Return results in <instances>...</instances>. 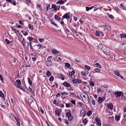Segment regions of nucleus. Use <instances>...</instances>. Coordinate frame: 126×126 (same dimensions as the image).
<instances>
[{
    "instance_id": "obj_39",
    "label": "nucleus",
    "mask_w": 126,
    "mask_h": 126,
    "mask_svg": "<svg viewBox=\"0 0 126 126\" xmlns=\"http://www.w3.org/2000/svg\"><path fill=\"white\" fill-rule=\"evenodd\" d=\"M72 81L74 83H76L77 82H78V79H75L74 80H72Z\"/></svg>"
},
{
    "instance_id": "obj_2",
    "label": "nucleus",
    "mask_w": 126,
    "mask_h": 126,
    "mask_svg": "<svg viewBox=\"0 0 126 126\" xmlns=\"http://www.w3.org/2000/svg\"><path fill=\"white\" fill-rule=\"evenodd\" d=\"M83 99H84L85 102L87 103H88L89 102V96L86 94H85L83 96Z\"/></svg>"
},
{
    "instance_id": "obj_3",
    "label": "nucleus",
    "mask_w": 126,
    "mask_h": 126,
    "mask_svg": "<svg viewBox=\"0 0 126 126\" xmlns=\"http://www.w3.org/2000/svg\"><path fill=\"white\" fill-rule=\"evenodd\" d=\"M95 46L98 48H101L102 47V44L99 41H97L95 44Z\"/></svg>"
},
{
    "instance_id": "obj_31",
    "label": "nucleus",
    "mask_w": 126,
    "mask_h": 126,
    "mask_svg": "<svg viewBox=\"0 0 126 126\" xmlns=\"http://www.w3.org/2000/svg\"><path fill=\"white\" fill-rule=\"evenodd\" d=\"M65 65L66 67L68 68H69L70 67V64L67 63H65Z\"/></svg>"
},
{
    "instance_id": "obj_21",
    "label": "nucleus",
    "mask_w": 126,
    "mask_h": 126,
    "mask_svg": "<svg viewBox=\"0 0 126 126\" xmlns=\"http://www.w3.org/2000/svg\"><path fill=\"white\" fill-rule=\"evenodd\" d=\"M52 7L54 9V10L55 11L57 9V7L55 4H52Z\"/></svg>"
},
{
    "instance_id": "obj_9",
    "label": "nucleus",
    "mask_w": 126,
    "mask_h": 126,
    "mask_svg": "<svg viewBox=\"0 0 126 126\" xmlns=\"http://www.w3.org/2000/svg\"><path fill=\"white\" fill-rule=\"evenodd\" d=\"M80 115L81 116H84L86 114L85 110L84 109L81 110L80 111Z\"/></svg>"
},
{
    "instance_id": "obj_46",
    "label": "nucleus",
    "mask_w": 126,
    "mask_h": 126,
    "mask_svg": "<svg viewBox=\"0 0 126 126\" xmlns=\"http://www.w3.org/2000/svg\"><path fill=\"white\" fill-rule=\"evenodd\" d=\"M50 21L51 23L53 25H55L56 27H58V26H57V25L55 23H54L51 20H50Z\"/></svg>"
},
{
    "instance_id": "obj_61",
    "label": "nucleus",
    "mask_w": 126,
    "mask_h": 126,
    "mask_svg": "<svg viewBox=\"0 0 126 126\" xmlns=\"http://www.w3.org/2000/svg\"><path fill=\"white\" fill-rule=\"evenodd\" d=\"M39 42L41 43H42L44 40V39H39Z\"/></svg>"
},
{
    "instance_id": "obj_59",
    "label": "nucleus",
    "mask_w": 126,
    "mask_h": 126,
    "mask_svg": "<svg viewBox=\"0 0 126 126\" xmlns=\"http://www.w3.org/2000/svg\"><path fill=\"white\" fill-rule=\"evenodd\" d=\"M70 73L72 74V75H73L75 73V71L73 70L71 72H70Z\"/></svg>"
},
{
    "instance_id": "obj_49",
    "label": "nucleus",
    "mask_w": 126,
    "mask_h": 126,
    "mask_svg": "<svg viewBox=\"0 0 126 126\" xmlns=\"http://www.w3.org/2000/svg\"><path fill=\"white\" fill-rule=\"evenodd\" d=\"M70 115H71V114L69 112L67 113L66 114V116L68 117Z\"/></svg>"
},
{
    "instance_id": "obj_4",
    "label": "nucleus",
    "mask_w": 126,
    "mask_h": 126,
    "mask_svg": "<svg viewBox=\"0 0 126 126\" xmlns=\"http://www.w3.org/2000/svg\"><path fill=\"white\" fill-rule=\"evenodd\" d=\"M45 63L46 65L48 67L51 66L52 65V63L51 61H46Z\"/></svg>"
},
{
    "instance_id": "obj_47",
    "label": "nucleus",
    "mask_w": 126,
    "mask_h": 126,
    "mask_svg": "<svg viewBox=\"0 0 126 126\" xmlns=\"http://www.w3.org/2000/svg\"><path fill=\"white\" fill-rule=\"evenodd\" d=\"M95 65L97 67H98L99 68H100L101 67L100 65L98 63H95Z\"/></svg>"
},
{
    "instance_id": "obj_11",
    "label": "nucleus",
    "mask_w": 126,
    "mask_h": 126,
    "mask_svg": "<svg viewBox=\"0 0 126 126\" xmlns=\"http://www.w3.org/2000/svg\"><path fill=\"white\" fill-rule=\"evenodd\" d=\"M107 107L108 109L111 110L113 108V105L112 104H109L108 105Z\"/></svg>"
},
{
    "instance_id": "obj_54",
    "label": "nucleus",
    "mask_w": 126,
    "mask_h": 126,
    "mask_svg": "<svg viewBox=\"0 0 126 126\" xmlns=\"http://www.w3.org/2000/svg\"><path fill=\"white\" fill-rule=\"evenodd\" d=\"M90 84L92 86H94V83L92 81H91L90 83Z\"/></svg>"
},
{
    "instance_id": "obj_28",
    "label": "nucleus",
    "mask_w": 126,
    "mask_h": 126,
    "mask_svg": "<svg viewBox=\"0 0 126 126\" xmlns=\"http://www.w3.org/2000/svg\"><path fill=\"white\" fill-rule=\"evenodd\" d=\"M64 18L68 19L69 18V16L68 14H65L63 16Z\"/></svg>"
},
{
    "instance_id": "obj_56",
    "label": "nucleus",
    "mask_w": 126,
    "mask_h": 126,
    "mask_svg": "<svg viewBox=\"0 0 126 126\" xmlns=\"http://www.w3.org/2000/svg\"><path fill=\"white\" fill-rule=\"evenodd\" d=\"M71 103L74 104H75V102L74 100H72L71 101Z\"/></svg>"
},
{
    "instance_id": "obj_64",
    "label": "nucleus",
    "mask_w": 126,
    "mask_h": 126,
    "mask_svg": "<svg viewBox=\"0 0 126 126\" xmlns=\"http://www.w3.org/2000/svg\"><path fill=\"white\" fill-rule=\"evenodd\" d=\"M23 34L24 36H25L28 35V33L27 32H24L23 33Z\"/></svg>"
},
{
    "instance_id": "obj_63",
    "label": "nucleus",
    "mask_w": 126,
    "mask_h": 126,
    "mask_svg": "<svg viewBox=\"0 0 126 126\" xmlns=\"http://www.w3.org/2000/svg\"><path fill=\"white\" fill-rule=\"evenodd\" d=\"M15 119L16 120V121L17 122H18L19 121V120L18 119V118H17L16 117H15Z\"/></svg>"
},
{
    "instance_id": "obj_13",
    "label": "nucleus",
    "mask_w": 126,
    "mask_h": 126,
    "mask_svg": "<svg viewBox=\"0 0 126 126\" xmlns=\"http://www.w3.org/2000/svg\"><path fill=\"white\" fill-rule=\"evenodd\" d=\"M63 84L66 87H70V85L69 83H67L66 82H64L63 83Z\"/></svg>"
},
{
    "instance_id": "obj_35",
    "label": "nucleus",
    "mask_w": 126,
    "mask_h": 126,
    "mask_svg": "<svg viewBox=\"0 0 126 126\" xmlns=\"http://www.w3.org/2000/svg\"><path fill=\"white\" fill-rule=\"evenodd\" d=\"M92 114V113L91 111H89L87 113V115L88 116H89Z\"/></svg>"
},
{
    "instance_id": "obj_37",
    "label": "nucleus",
    "mask_w": 126,
    "mask_h": 126,
    "mask_svg": "<svg viewBox=\"0 0 126 126\" xmlns=\"http://www.w3.org/2000/svg\"><path fill=\"white\" fill-rule=\"evenodd\" d=\"M40 110L41 111V113L42 114H43L44 113V110L42 108V107H40Z\"/></svg>"
},
{
    "instance_id": "obj_45",
    "label": "nucleus",
    "mask_w": 126,
    "mask_h": 126,
    "mask_svg": "<svg viewBox=\"0 0 126 126\" xmlns=\"http://www.w3.org/2000/svg\"><path fill=\"white\" fill-rule=\"evenodd\" d=\"M37 48L38 49L41 48L42 47V46L41 45H37Z\"/></svg>"
},
{
    "instance_id": "obj_52",
    "label": "nucleus",
    "mask_w": 126,
    "mask_h": 126,
    "mask_svg": "<svg viewBox=\"0 0 126 126\" xmlns=\"http://www.w3.org/2000/svg\"><path fill=\"white\" fill-rule=\"evenodd\" d=\"M13 84L17 87L18 86L16 82H14Z\"/></svg>"
},
{
    "instance_id": "obj_25",
    "label": "nucleus",
    "mask_w": 126,
    "mask_h": 126,
    "mask_svg": "<svg viewBox=\"0 0 126 126\" xmlns=\"http://www.w3.org/2000/svg\"><path fill=\"white\" fill-rule=\"evenodd\" d=\"M46 11H48L49 10V8H50V5L49 4H47L46 5Z\"/></svg>"
},
{
    "instance_id": "obj_26",
    "label": "nucleus",
    "mask_w": 126,
    "mask_h": 126,
    "mask_svg": "<svg viewBox=\"0 0 126 126\" xmlns=\"http://www.w3.org/2000/svg\"><path fill=\"white\" fill-rule=\"evenodd\" d=\"M121 37L124 38L126 37V33L122 34H120Z\"/></svg>"
},
{
    "instance_id": "obj_14",
    "label": "nucleus",
    "mask_w": 126,
    "mask_h": 126,
    "mask_svg": "<svg viewBox=\"0 0 126 126\" xmlns=\"http://www.w3.org/2000/svg\"><path fill=\"white\" fill-rule=\"evenodd\" d=\"M16 82L18 86H20L21 84V82L20 80L19 79H17L16 80Z\"/></svg>"
},
{
    "instance_id": "obj_58",
    "label": "nucleus",
    "mask_w": 126,
    "mask_h": 126,
    "mask_svg": "<svg viewBox=\"0 0 126 126\" xmlns=\"http://www.w3.org/2000/svg\"><path fill=\"white\" fill-rule=\"evenodd\" d=\"M22 42L23 44H24L26 42V41H25L24 39L23 38L22 39Z\"/></svg>"
},
{
    "instance_id": "obj_57",
    "label": "nucleus",
    "mask_w": 126,
    "mask_h": 126,
    "mask_svg": "<svg viewBox=\"0 0 126 126\" xmlns=\"http://www.w3.org/2000/svg\"><path fill=\"white\" fill-rule=\"evenodd\" d=\"M0 80H1L2 81H3V77L2 75H0Z\"/></svg>"
},
{
    "instance_id": "obj_18",
    "label": "nucleus",
    "mask_w": 126,
    "mask_h": 126,
    "mask_svg": "<svg viewBox=\"0 0 126 126\" xmlns=\"http://www.w3.org/2000/svg\"><path fill=\"white\" fill-rule=\"evenodd\" d=\"M88 121L86 118H85L83 120V123L85 125L87 124Z\"/></svg>"
},
{
    "instance_id": "obj_22",
    "label": "nucleus",
    "mask_w": 126,
    "mask_h": 126,
    "mask_svg": "<svg viewBox=\"0 0 126 126\" xmlns=\"http://www.w3.org/2000/svg\"><path fill=\"white\" fill-rule=\"evenodd\" d=\"M28 82L30 86H31L32 85V83L30 79L29 78H28Z\"/></svg>"
},
{
    "instance_id": "obj_7",
    "label": "nucleus",
    "mask_w": 126,
    "mask_h": 126,
    "mask_svg": "<svg viewBox=\"0 0 126 126\" xmlns=\"http://www.w3.org/2000/svg\"><path fill=\"white\" fill-rule=\"evenodd\" d=\"M83 89L85 92L88 93L90 90V87L87 86H86L83 87Z\"/></svg>"
},
{
    "instance_id": "obj_24",
    "label": "nucleus",
    "mask_w": 126,
    "mask_h": 126,
    "mask_svg": "<svg viewBox=\"0 0 126 126\" xmlns=\"http://www.w3.org/2000/svg\"><path fill=\"white\" fill-rule=\"evenodd\" d=\"M55 18L57 20H59L60 19V18L56 15H55Z\"/></svg>"
},
{
    "instance_id": "obj_53",
    "label": "nucleus",
    "mask_w": 126,
    "mask_h": 126,
    "mask_svg": "<svg viewBox=\"0 0 126 126\" xmlns=\"http://www.w3.org/2000/svg\"><path fill=\"white\" fill-rule=\"evenodd\" d=\"M95 120L96 121V122H100L99 119L97 117L95 119Z\"/></svg>"
},
{
    "instance_id": "obj_51",
    "label": "nucleus",
    "mask_w": 126,
    "mask_h": 126,
    "mask_svg": "<svg viewBox=\"0 0 126 126\" xmlns=\"http://www.w3.org/2000/svg\"><path fill=\"white\" fill-rule=\"evenodd\" d=\"M26 3H28V4L29 3H31L30 0H27L26 1Z\"/></svg>"
},
{
    "instance_id": "obj_44",
    "label": "nucleus",
    "mask_w": 126,
    "mask_h": 126,
    "mask_svg": "<svg viewBox=\"0 0 126 126\" xmlns=\"http://www.w3.org/2000/svg\"><path fill=\"white\" fill-rule=\"evenodd\" d=\"M108 17L112 19L113 18H114L113 16L111 15H110L109 14L108 16Z\"/></svg>"
},
{
    "instance_id": "obj_38",
    "label": "nucleus",
    "mask_w": 126,
    "mask_h": 126,
    "mask_svg": "<svg viewBox=\"0 0 126 126\" xmlns=\"http://www.w3.org/2000/svg\"><path fill=\"white\" fill-rule=\"evenodd\" d=\"M55 114L56 115L58 116L59 115L60 113L58 111H55Z\"/></svg>"
},
{
    "instance_id": "obj_62",
    "label": "nucleus",
    "mask_w": 126,
    "mask_h": 126,
    "mask_svg": "<svg viewBox=\"0 0 126 126\" xmlns=\"http://www.w3.org/2000/svg\"><path fill=\"white\" fill-rule=\"evenodd\" d=\"M32 59L33 61H35L36 60V58L35 57H32Z\"/></svg>"
},
{
    "instance_id": "obj_32",
    "label": "nucleus",
    "mask_w": 126,
    "mask_h": 126,
    "mask_svg": "<svg viewBox=\"0 0 126 126\" xmlns=\"http://www.w3.org/2000/svg\"><path fill=\"white\" fill-rule=\"evenodd\" d=\"M100 32L98 31H96L95 32V34L96 36H99L100 35Z\"/></svg>"
},
{
    "instance_id": "obj_12",
    "label": "nucleus",
    "mask_w": 126,
    "mask_h": 126,
    "mask_svg": "<svg viewBox=\"0 0 126 126\" xmlns=\"http://www.w3.org/2000/svg\"><path fill=\"white\" fill-rule=\"evenodd\" d=\"M66 1L65 0L63 1L62 0H61L59 1H57V2L56 3H58L60 4H63L64 3V2H65Z\"/></svg>"
},
{
    "instance_id": "obj_8",
    "label": "nucleus",
    "mask_w": 126,
    "mask_h": 126,
    "mask_svg": "<svg viewBox=\"0 0 126 126\" xmlns=\"http://www.w3.org/2000/svg\"><path fill=\"white\" fill-rule=\"evenodd\" d=\"M114 74L118 77H120L121 78L123 79V76H121L119 73V72L117 71H114Z\"/></svg>"
},
{
    "instance_id": "obj_30",
    "label": "nucleus",
    "mask_w": 126,
    "mask_h": 126,
    "mask_svg": "<svg viewBox=\"0 0 126 126\" xmlns=\"http://www.w3.org/2000/svg\"><path fill=\"white\" fill-rule=\"evenodd\" d=\"M84 66L85 68H86L87 69L88 71H89L91 69V67L90 66H88V65H85Z\"/></svg>"
},
{
    "instance_id": "obj_16",
    "label": "nucleus",
    "mask_w": 126,
    "mask_h": 126,
    "mask_svg": "<svg viewBox=\"0 0 126 126\" xmlns=\"http://www.w3.org/2000/svg\"><path fill=\"white\" fill-rule=\"evenodd\" d=\"M59 51H57L55 49H54L52 50V53L54 54H57L59 53Z\"/></svg>"
},
{
    "instance_id": "obj_43",
    "label": "nucleus",
    "mask_w": 126,
    "mask_h": 126,
    "mask_svg": "<svg viewBox=\"0 0 126 126\" xmlns=\"http://www.w3.org/2000/svg\"><path fill=\"white\" fill-rule=\"evenodd\" d=\"M68 120L69 121H71L72 120L73 118L71 116V115L68 117Z\"/></svg>"
},
{
    "instance_id": "obj_1",
    "label": "nucleus",
    "mask_w": 126,
    "mask_h": 126,
    "mask_svg": "<svg viewBox=\"0 0 126 126\" xmlns=\"http://www.w3.org/2000/svg\"><path fill=\"white\" fill-rule=\"evenodd\" d=\"M28 102L30 105H33L34 104H35L36 102L33 101V98L32 97H30L29 99Z\"/></svg>"
},
{
    "instance_id": "obj_33",
    "label": "nucleus",
    "mask_w": 126,
    "mask_h": 126,
    "mask_svg": "<svg viewBox=\"0 0 126 126\" xmlns=\"http://www.w3.org/2000/svg\"><path fill=\"white\" fill-rule=\"evenodd\" d=\"M0 97L1 98H3L4 97V95L3 93L1 92H0Z\"/></svg>"
},
{
    "instance_id": "obj_15",
    "label": "nucleus",
    "mask_w": 126,
    "mask_h": 126,
    "mask_svg": "<svg viewBox=\"0 0 126 126\" xmlns=\"http://www.w3.org/2000/svg\"><path fill=\"white\" fill-rule=\"evenodd\" d=\"M81 74L83 76H86L87 75L85 71H82L81 72Z\"/></svg>"
},
{
    "instance_id": "obj_29",
    "label": "nucleus",
    "mask_w": 126,
    "mask_h": 126,
    "mask_svg": "<svg viewBox=\"0 0 126 126\" xmlns=\"http://www.w3.org/2000/svg\"><path fill=\"white\" fill-rule=\"evenodd\" d=\"M29 27L31 30H32L33 28V26L31 24H29Z\"/></svg>"
},
{
    "instance_id": "obj_17",
    "label": "nucleus",
    "mask_w": 126,
    "mask_h": 126,
    "mask_svg": "<svg viewBox=\"0 0 126 126\" xmlns=\"http://www.w3.org/2000/svg\"><path fill=\"white\" fill-rule=\"evenodd\" d=\"M69 94H70V96L75 97L76 96V94L74 93H69Z\"/></svg>"
},
{
    "instance_id": "obj_34",
    "label": "nucleus",
    "mask_w": 126,
    "mask_h": 126,
    "mask_svg": "<svg viewBox=\"0 0 126 126\" xmlns=\"http://www.w3.org/2000/svg\"><path fill=\"white\" fill-rule=\"evenodd\" d=\"M29 40L30 42H31L34 39V38L32 37H29L27 38Z\"/></svg>"
},
{
    "instance_id": "obj_60",
    "label": "nucleus",
    "mask_w": 126,
    "mask_h": 126,
    "mask_svg": "<svg viewBox=\"0 0 126 126\" xmlns=\"http://www.w3.org/2000/svg\"><path fill=\"white\" fill-rule=\"evenodd\" d=\"M61 8V9H63L64 10H65L66 9V8L64 6H62Z\"/></svg>"
},
{
    "instance_id": "obj_50",
    "label": "nucleus",
    "mask_w": 126,
    "mask_h": 126,
    "mask_svg": "<svg viewBox=\"0 0 126 126\" xmlns=\"http://www.w3.org/2000/svg\"><path fill=\"white\" fill-rule=\"evenodd\" d=\"M5 42H6L7 44H8L10 43V41L8 39H6Z\"/></svg>"
},
{
    "instance_id": "obj_19",
    "label": "nucleus",
    "mask_w": 126,
    "mask_h": 126,
    "mask_svg": "<svg viewBox=\"0 0 126 126\" xmlns=\"http://www.w3.org/2000/svg\"><path fill=\"white\" fill-rule=\"evenodd\" d=\"M120 6L121 8L124 10H126V7H125V6L122 3H121L120 4Z\"/></svg>"
},
{
    "instance_id": "obj_10",
    "label": "nucleus",
    "mask_w": 126,
    "mask_h": 126,
    "mask_svg": "<svg viewBox=\"0 0 126 126\" xmlns=\"http://www.w3.org/2000/svg\"><path fill=\"white\" fill-rule=\"evenodd\" d=\"M105 99V98H102L101 97H99L98 99V101L99 103L100 104L102 103V101H104Z\"/></svg>"
},
{
    "instance_id": "obj_6",
    "label": "nucleus",
    "mask_w": 126,
    "mask_h": 126,
    "mask_svg": "<svg viewBox=\"0 0 126 126\" xmlns=\"http://www.w3.org/2000/svg\"><path fill=\"white\" fill-rule=\"evenodd\" d=\"M6 2H8L10 3L12 5L15 6L16 5V1L14 0H6Z\"/></svg>"
},
{
    "instance_id": "obj_40",
    "label": "nucleus",
    "mask_w": 126,
    "mask_h": 126,
    "mask_svg": "<svg viewBox=\"0 0 126 126\" xmlns=\"http://www.w3.org/2000/svg\"><path fill=\"white\" fill-rule=\"evenodd\" d=\"M106 28H107L108 30H110L111 29V27L109 25H107L106 26Z\"/></svg>"
},
{
    "instance_id": "obj_55",
    "label": "nucleus",
    "mask_w": 126,
    "mask_h": 126,
    "mask_svg": "<svg viewBox=\"0 0 126 126\" xmlns=\"http://www.w3.org/2000/svg\"><path fill=\"white\" fill-rule=\"evenodd\" d=\"M64 122L67 124H69V122L66 119H65L64 120Z\"/></svg>"
},
{
    "instance_id": "obj_27",
    "label": "nucleus",
    "mask_w": 126,
    "mask_h": 126,
    "mask_svg": "<svg viewBox=\"0 0 126 126\" xmlns=\"http://www.w3.org/2000/svg\"><path fill=\"white\" fill-rule=\"evenodd\" d=\"M120 117L119 116L117 115L115 117V119L116 121H118L120 119Z\"/></svg>"
},
{
    "instance_id": "obj_36",
    "label": "nucleus",
    "mask_w": 126,
    "mask_h": 126,
    "mask_svg": "<svg viewBox=\"0 0 126 126\" xmlns=\"http://www.w3.org/2000/svg\"><path fill=\"white\" fill-rule=\"evenodd\" d=\"M12 30L15 32L16 33V32H19L17 30H16L13 27H12Z\"/></svg>"
},
{
    "instance_id": "obj_42",
    "label": "nucleus",
    "mask_w": 126,
    "mask_h": 126,
    "mask_svg": "<svg viewBox=\"0 0 126 126\" xmlns=\"http://www.w3.org/2000/svg\"><path fill=\"white\" fill-rule=\"evenodd\" d=\"M54 80V78L53 76H51L49 79V80L50 81H53Z\"/></svg>"
},
{
    "instance_id": "obj_23",
    "label": "nucleus",
    "mask_w": 126,
    "mask_h": 126,
    "mask_svg": "<svg viewBox=\"0 0 126 126\" xmlns=\"http://www.w3.org/2000/svg\"><path fill=\"white\" fill-rule=\"evenodd\" d=\"M37 8L38 10H41L42 9V7L40 5H37Z\"/></svg>"
},
{
    "instance_id": "obj_5",
    "label": "nucleus",
    "mask_w": 126,
    "mask_h": 126,
    "mask_svg": "<svg viewBox=\"0 0 126 126\" xmlns=\"http://www.w3.org/2000/svg\"><path fill=\"white\" fill-rule=\"evenodd\" d=\"M123 93L121 91H117L114 94L116 97H120L122 95Z\"/></svg>"
},
{
    "instance_id": "obj_20",
    "label": "nucleus",
    "mask_w": 126,
    "mask_h": 126,
    "mask_svg": "<svg viewBox=\"0 0 126 126\" xmlns=\"http://www.w3.org/2000/svg\"><path fill=\"white\" fill-rule=\"evenodd\" d=\"M46 74L48 77L50 76L51 75V74L50 73L49 71H47L46 72Z\"/></svg>"
},
{
    "instance_id": "obj_48",
    "label": "nucleus",
    "mask_w": 126,
    "mask_h": 126,
    "mask_svg": "<svg viewBox=\"0 0 126 126\" xmlns=\"http://www.w3.org/2000/svg\"><path fill=\"white\" fill-rule=\"evenodd\" d=\"M94 71H95L96 72H98L100 71V70L98 68H95L94 70Z\"/></svg>"
},
{
    "instance_id": "obj_41",
    "label": "nucleus",
    "mask_w": 126,
    "mask_h": 126,
    "mask_svg": "<svg viewBox=\"0 0 126 126\" xmlns=\"http://www.w3.org/2000/svg\"><path fill=\"white\" fill-rule=\"evenodd\" d=\"M121 99L122 100H125L126 99V97L123 94L121 95Z\"/></svg>"
}]
</instances>
